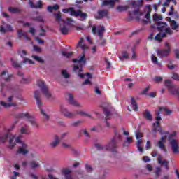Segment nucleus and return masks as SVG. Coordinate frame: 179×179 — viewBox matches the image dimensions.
<instances>
[{
	"mask_svg": "<svg viewBox=\"0 0 179 179\" xmlns=\"http://www.w3.org/2000/svg\"><path fill=\"white\" fill-rule=\"evenodd\" d=\"M59 111L64 117L66 118H75L76 115H80V117H88L89 118H92V115L86 113L85 111L83 110H77L74 113L70 112L66 107L64 106H60Z\"/></svg>",
	"mask_w": 179,
	"mask_h": 179,
	"instance_id": "nucleus-1",
	"label": "nucleus"
},
{
	"mask_svg": "<svg viewBox=\"0 0 179 179\" xmlns=\"http://www.w3.org/2000/svg\"><path fill=\"white\" fill-rule=\"evenodd\" d=\"M157 30H159V31H164V33H159L155 36V40H156V41H159V43H160V41H162V38H163V37H166V34H173V31L169 27V25H167L166 22H157Z\"/></svg>",
	"mask_w": 179,
	"mask_h": 179,
	"instance_id": "nucleus-2",
	"label": "nucleus"
},
{
	"mask_svg": "<svg viewBox=\"0 0 179 179\" xmlns=\"http://www.w3.org/2000/svg\"><path fill=\"white\" fill-rule=\"evenodd\" d=\"M73 62L75 64L73 71L76 72V73H78V76L80 78H83L85 74L79 73L82 72V67L86 64V58L85 57V54H83L82 56H80L77 59H74Z\"/></svg>",
	"mask_w": 179,
	"mask_h": 179,
	"instance_id": "nucleus-3",
	"label": "nucleus"
},
{
	"mask_svg": "<svg viewBox=\"0 0 179 179\" xmlns=\"http://www.w3.org/2000/svg\"><path fill=\"white\" fill-rule=\"evenodd\" d=\"M162 111H164L165 115H171L173 114V110L167 108H160L159 111L157 112V117L155 118L156 122L155 123H153V127H152V132H157V128H159V125H160V122L162 121V117L159 116V114L162 113Z\"/></svg>",
	"mask_w": 179,
	"mask_h": 179,
	"instance_id": "nucleus-4",
	"label": "nucleus"
},
{
	"mask_svg": "<svg viewBox=\"0 0 179 179\" xmlns=\"http://www.w3.org/2000/svg\"><path fill=\"white\" fill-rule=\"evenodd\" d=\"M16 143H19L18 150L17 151V155H28L29 154V145L24 141H22V136H19L15 138Z\"/></svg>",
	"mask_w": 179,
	"mask_h": 179,
	"instance_id": "nucleus-5",
	"label": "nucleus"
},
{
	"mask_svg": "<svg viewBox=\"0 0 179 179\" xmlns=\"http://www.w3.org/2000/svg\"><path fill=\"white\" fill-rule=\"evenodd\" d=\"M37 85L41 89L45 99H47V100H54V99H55V97L51 94V92H50L43 80H38Z\"/></svg>",
	"mask_w": 179,
	"mask_h": 179,
	"instance_id": "nucleus-6",
	"label": "nucleus"
},
{
	"mask_svg": "<svg viewBox=\"0 0 179 179\" xmlns=\"http://www.w3.org/2000/svg\"><path fill=\"white\" fill-rule=\"evenodd\" d=\"M158 128L157 129V131H158V132H159L162 137L160 141H158L157 146H158L161 150L167 152V149H166V145L164 144L166 143V138H167V135H169V132L163 131L160 127Z\"/></svg>",
	"mask_w": 179,
	"mask_h": 179,
	"instance_id": "nucleus-7",
	"label": "nucleus"
},
{
	"mask_svg": "<svg viewBox=\"0 0 179 179\" xmlns=\"http://www.w3.org/2000/svg\"><path fill=\"white\" fill-rule=\"evenodd\" d=\"M95 146L99 150H108V152H116L117 150V143H115L114 140H111L106 145L96 144Z\"/></svg>",
	"mask_w": 179,
	"mask_h": 179,
	"instance_id": "nucleus-8",
	"label": "nucleus"
},
{
	"mask_svg": "<svg viewBox=\"0 0 179 179\" xmlns=\"http://www.w3.org/2000/svg\"><path fill=\"white\" fill-rule=\"evenodd\" d=\"M62 12H63V13H70L71 16H80V17H81L80 20H83V19L87 17V13H82L80 10L76 11L72 8L62 9Z\"/></svg>",
	"mask_w": 179,
	"mask_h": 179,
	"instance_id": "nucleus-9",
	"label": "nucleus"
},
{
	"mask_svg": "<svg viewBox=\"0 0 179 179\" xmlns=\"http://www.w3.org/2000/svg\"><path fill=\"white\" fill-rule=\"evenodd\" d=\"M18 118H23L29 122H30L31 125L34 127V128H38V123L36 121V119L27 113H23L18 115Z\"/></svg>",
	"mask_w": 179,
	"mask_h": 179,
	"instance_id": "nucleus-10",
	"label": "nucleus"
},
{
	"mask_svg": "<svg viewBox=\"0 0 179 179\" xmlns=\"http://www.w3.org/2000/svg\"><path fill=\"white\" fill-rule=\"evenodd\" d=\"M34 99L36 100V103L38 108L41 109V114L45 117L44 119L46 121H48V120H50V115H48V114H47L45 111L42 109L43 102H41V99H40V92L38 91L34 92Z\"/></svg>",
	"mask_w": 179,
	"mask_h": 179,
	"instance_id": "nucleus-11",
	"label": "nucleus"
},
{
	"mask_svg": "<svg viewBox=\"0 0 179 179\" xmlns=\"http://www.w3.org/2000/svg\"><path fill=\"white\" fill-rule=\"evenodd\" d=\"M65 99L71 106H74V107H78L79 108H82V105L73 99V95H72V94L66 93Z\"/></svg>",
	"mask_w": 179,
	"mask_h": 179,
	"instance_id": "nucleus-12",
	"label": "nucleus"
},
{
	"mask_svg": "<svg viewBox=\"0 0 179 179\" xmlns=\"http://www.w3.org/2000/svg\"><path fill=\"white\" fill-rule=\"evenodd\" d=\"M165 50H157V54L158 57L163 58L164 57H167L170 54V45L168 43H165Z\"/></svg>",
	"mask_w": 179,
	"mask_h": 179,
	"instance_id": "nucleus-13",
	"label": "nucleus"
},
{
	"mask_svg": "<svg viewBox=\"0 0 179 179\" xmlns=\"http://www.w3.org/2000/svg\"><path fill=\"white\" fill-rule=\"evenodd\" d=\"M169 145L171 146L172 152L178 153V141L176 139L169 138Z\"/></svg>",
	"mask_w": 179,
	"mask_h": 179,
	"instance_id": "nucleus-14",
	"label": "nucleus"
},
{
	"mask_svg": "<svg viewBox=\"0 0 179 179\" xmlns=\"http://www.w3.org/2000/svg\"><path fill=\"white\" fill-rule=\"evenodd\" d=\"M28 3L32 9H41V8H43V3L41 1H38L34 3L31 0H29Z\"/></svg>",
	"mask_w": 179,
	"mask_h": 179,
	"instance_id": "nucleus-15",
	"label": "nucleus"
},
{
	"mask_svg": "<svg viewBox=\"0 0 179 179\" xmlns=\"http://www.w3.org/2000/svg\"><path fill=\"white\" fill-rule=\"evenodd\" d=\"M12 100H13V96H9L8 98V103L1 101L0 104L3 107H4V108H9V107H12L13 106H15V104L12 103Z\"/></svg>",
	"mask_w": 179,
	"mask_h": 179,
	"instance_id": "nucleus-16",
	"label": "nucleus"
},
{
	"mask_svg": "<svg viewBox=\"0 0 179 179\" xmlns=\"http://www.w3.org/2000/svg\"><path fill=\"white\" fill-rule=\"evenodd\" d=\"M98 16H96V19H103V17H107L108 16V10H101L98 11Z\"/></svg>",
	"mask_w": 179,
	"mask_h": 179,
	"instance_id": "nucleus-17",
	"label": "nucleus"
},
{
	"mask_svg": "<svg viewBox=\"0 0 179 179\" xmlns=\"http://www.w3.org/2000/svg\"><path fill=\"white\" fill-rule=\"evenodd\" d=\"M115 141V143H118V142H122V136L120 134L117 130H115V136L113 137V140Z\"/></svg>",
	"mask_w": 179,
	"mask_h": 179,
	"instance_id": "nucleus-18",
	"label": "nucleus"
},
{
	"mask_svg": "<svg viewBox=\"0 0 179 179\" xmlns=\"http://www.w3.org/2000/svg\"><path fill=\"white\" fill-rule=\"evenodd\" d=\"M1 79H4L6 82H9V80H10L12 78V75H9L8 71H3L1 73Z\"/></svg>",
	"mask_w": 179,
	"mask_h": 179,
	"instance_id": "nucleus-19",
	"label": "nucleus"
},
{
	"mask_svg": "<svg viewBox=\"0 0 179 179\" xmlns=\"http://www.w3.org/2000/svg\"><path fill=\"white\" fill-rule=\"evenodd\" d=\"M143 3V0L133 1L130 3L132 8H141Z\"/></svg>",
	"mask_w": 179,
	"mask_h": 179,
	"instance_id": "nucleus-20",
	"label": "nucleus"
},
{
	"mask_svg": "<svg viewBox=\"0 0 179 179\" xmlns=\"http://www.w3.org/2000/svg\"><path fill=\"white\" fill-rule=\"evenodd\" d=\"M147 8L148 9V11L145 15V17L146 18V20H143L144 24H148V23L150 22V12H151L150 6H147Z\"/></svg>",
	"mask_w": 179,
	"mask_h": 179,
	"instance_id": "nucleus-21",
	"label": "nucleus"
},
{
	"mask_svg": "<svg viewBox=\"0 0 179 179\" xmlns=\"http://www.w3.org/2000/svg\"><path fill=\"white\" fill-rule=\"evenodd\" d=\"M59 143V138H58V136L57 135L54 136L53 141L50 143L51 148H57Z\"/></svg>",
	"mask_w": 179,
	"mask_h": 179,
	"instance_id": "nucleus-22",
	"label": "nucleus"
},
{
	"mask_svg": "<svg viewBox=\"0 0 179 179\" xmlns=\"http://www.w3.org/2000/svg\"><path fill=\"white\" fill-rule=\"evenodd\" d=\"M82 43H83V39L82 38H80V41L77 45V47H80L81 50H83V51H87V50H89V46H87V45H82Z\"/></svg>",
	"mask_w": 179,
	"mask_h": 179,
	"instance_id": "nucleus-23",
	"label": "nucleus"
},
{
	"mask_svg": "<svg viewBox=\"0 0 179 179\" xmlns=\"http://www.w3.org/2000/svg\"><path fill=\"white\" fill-rule=\"evenodd\" d=\"M115 4L114 0H105L102 2V6H110V8H113Z\"/></svg>",
	"mask_w": 179,
	"mask_h": 179,
	"instance_id": "nucleus-24",
	"label": "nucleus"
},
{
	"mask_svg": "<svg viewBox=\"0 0 179 179\" xmlns=\"http://www.w3.org/2000/svg\"><path fill=\"white\" fill-rule=\"evenodd\" d=\"M8 136H10L9 146H10V149H13V148H15V146L16 145V143L13 142V139H15L16 138V136H12L10 134H8L6 138H8Z\"/></svg>",
	"mask_w": 179,
	"mask_h": 179,
	"instance_id": "nucleus-25",
	"label": "nucleus"
},
{
	"mask_svg": "<svg viewBox=\"0 0 179 179\" xmlns=\"http://www.w3.org/2000/svg\"><path fill=\"white\" fill-rule=\"evenodd\" d=\"M158 163L159 164H161L162 166H164V167H165V169H166V170H169V161H167V160H164V161H163V160H162V157H159V158H158Z\"/></svg>",
	"mask_w": 179,
	"mask_h": 179,
	"instance_id": "nucleus-26",
	"label": "nucleus"
},
{
	"mask_svg": "<svg viewBox=\"0 0 179 179\" xmlns=\"http://www.w3.org/2000/svg\"><path fill=\"white\" fill-rule=\"evenodd\" d=\"M153 20L157 24V23H162V22H159V20H163V17L162 15L155 13L153 15Z\"/></svg>",
	"mask_w": 179,
	"mask_h": 179,
	"instance_id": "nucleus-27",
	"label": "nucleus"
},
{
	"mask_svg": "<svg viewBox=\"0 0 179 179\" xmlns=\"http://www.w3.org/2000/svg\"><path fill=\"white\" fill-rule=\"evenodd\" d=\"M60 31L62 34H68L69 31V28L67 27L65 24H60Z\"/></svg>",
	"mask_w": 179,
	"mask_h": 179,
	"instance_id": "nucleus-28",
	"label": "nucleus"
},
{
	"mask_svg": "<svg viewBox=\"0 0 179 179\" xmlns=\"http://www.w3.org/2000/svg\"><path fill=\"white\" fill-rule=\"evenodd\" d=\"M30 167L31 169H37V167H40V163H38L36 160H32L29 162Z\"/></svg>",
	"mask_w": 179,
	"mask_h": 179,
	"instance_id": "nucleus-29",
	"label": "nucleus"
},
{
	"mask_svg": "<svg viewBox=\"0 0 179 179\" xmlns=\"http://www.w3.org/2000/svg\"><path fill=\"white\" fill-rule=\"evenodd\" d=\"M143 143V141L142 139H137V148L139 150V152H143V148H142V144Z\"/></svg>",
	"mask_w": 179,
	"mask_h": 179,
	"instance_id": "nucleus-30",
	"label": "nucleus"
},
{
	"mask_svg": "<svg viewBox=\"0 0 179 179\" xmlns=\"http://www.w3.org/2000/svg\"><path fill=\"white\" fill-rule=\"evenodd\" d=\"M144 117L145 118V120H148V121H152L153 118L152 114H150V112L149 110H145L144 112Z\"/></svg>",
	"mask_w": 179,
	"mask_h": 179,
	"instance_id": "nucleus-31",
	"label": "nucleus"
},
{
	"mask_svg": "<svg viewBox=\"0 0 179 179\" xmlns=\"http://www.w3.org/2000/svg\"><path fill=\"white\" fill-rule=\"evenodd\" d=\"M8 10L10 12V13H20L21 12L19 8L15 7H9Z\"/></svg>",
	"mask_w": 179,
	"mask_h": 179,
	"instance_id": "nucleus-32",
	"label": "nucleus"
},
{
	"mask_svg": "<svg viewBox=\"0 0 179 179\" xmlns=\"http://www.w3.org/2000/svg\"><path fill=\"white\" fill-rule=\"evenodd\" d=\"M131 106L134 111H138V103H136V101H135V99L131 97Z\"/></svg>",
	"mask_w": 179,
	"mask_h": 179,
	"instance_id": "nucleus-33",
	"label": "nucleus"
},
{
	"mask_svg": "<svg viewBox=\"0 0 179 179\" xmlns=\"http://www.w3.org/2000/svg\"><path fill=\"white\" fill-rule=\"evenodd\" d=\"M169 92L171 93V94H174L175 96H177L178 94V90L176 88V86H173L171 90H169Z\"/></svg>",
	"mask_w": 179,
	"mask_h": 179,
	"instance_id": "nucleus-34",
	"label": "nucleus"
},
{
	"mask_svg": "<svg viewBox=\"0 0 179 179\" xmlns=\"http://www.w3.org/2000/svg\"><path fill=\"white\" fill-rule=\"evenodd\" d=\"M165 86H166L168 90H171V88L174 86V85L171 83V80H165Z\"/></svg>",
	"mask_w": 179,
	"mask_h": 179,
	"instance_id": "nucleus-35",
	"label": "nucleus"
},
{
	"mask_svg": "<svg viewBox=\"0 0 179 179\" xmlns=\"http://www.w3.org/2000/svg\"><path fill=\"white\" fill-rule=\"evenodd\" d=\"M103 33H104V27L103 26H100L98 29V36L100 38L103 37Z\"/></svg>",
	"mask_w": 179,
	"mask_h": 179,
	"instance_id": "nucleus-36",
	"label": "nucleus"
},
{
	"mask_svg": "<svg viewBox=\"0 0 179 179\" xmlns=\"http://www.w3.org/2000/svg\"><path fill=\"white\" fill-rule=\"evenodd\" d=\"M127 9H128V6H119L117 8L118 12H124V10H127Z\"/></svg>",
	"mask_w": 179,
	"mask_h": 179,
	"instance_id": "nucleus-37",
	"label": "nucleus"
},
{
	"mask_svg": "<svg viewBox=\"0 0 179 179\" xmlns=\"http://www.w3.org/2000/svg\"><path fill=\"white\" fill-rule=\"evenodd\" d=\"M62 54L64 57H66V58H70V57H72V52H68L65 50H62Z\"/></svg>",
	"mask_w": 179,
	"mask_h": 179,
	"instance_id": "nucleus-38",
	"label": "nucleus"
},
{
	"mask_svg": "<svg viewBox=\"0 0 179 179\" xmlns=\"http://www.w3.org/2000/svg\"><path fill=\"white\" fill-rule=\"evenodd\" d=\"M171 27L173 30H177V29H178V24H177V22L175 20L171 21Z\"/></svg>",
	"mask_w": 179,
	"mask_h": 179,
	"instance_id": "nucleus-39",
	"label": "nucleus"
},
{
	"mask_svg": "<svg viewBox=\"0 0 179 179\" xmlns=\"http://www.w3.org/2000/svg\"><path fill=\"white\" fill-rule=\"evenodd\" d=\"M104 113L106 115V120H110V117H111V112L110 110H107L106 108H104Z\"/></svg>",
	"mask_w": 179,
	"mask_h": 179,
	"instance_id": "nucleus-40",
	"label": "nucleus"
},
{
	"mask_svg": "<svg viewBox=\"0 0 179 179\" xmlns=\"http://www.w3.org/2000/svg\"><path fill=\"white\" fill-rule=\"evenodd\" d=\"M54 16L55 17L56 20L59 22V23H61V22H62V19L61 17V13H55Z\"/></svg>",
	"mask_w": 179,
	"mask_h": 179,
	"instance_id": "nucleus-41",
	"label": "nucleus"
},
{
	"mask_svg": "<svg viewBox=\"0 0 179 179\" xmlns=\"http://www.w3.org/2000/svg\"><path fill=\"white\" fill-rule=\"evenodd\" d=\"M62 147L64 148V149H71V148H72V145H71V144L68 143H65V142H63L62 143Z\"/></svg>",
	"mask_w": 179,
	"mask_h": 179,
	"instance_id": "nucleus-42",
	"label": "nucleus"
},
{
	"mask_svg": "<svg viewBox=\"0 0 179 179\" xmlns=\"http://www.w3.org/2000/svg\"><path fill=\"white\" fill-rule=\"evenodd\" d=\"M32 58L34 59H35V61H37L38 62H40L41 64H43V62H44V60H43V59H41V57H40L38 56L32 55Z\"/></svg>",
	"mask_w": 179,
	"mask_h": 179,
	"instance_id": "nucleus-43",
	"label": "nucleus"
},
{
	"mask_svg": "<svg viewBox=\"0 0 179 179\" xmlns=\"http://www.w3.org/2000/svg\"><path fill=\"white\" fill-rule=\"evenodd\" d=\"M132 141H133L132 137H129V136L126 137V141L124 143L123 145L126 146L127 143H129V144L132 143Z\"/></svg>",
	"mask_w": 179,
	"mask_h": 179,
	"instance_id": "nucleus-44",
	"label": "nucleus"
},
{
	"mask_svg": "<svg viewBox=\"0 0 179 179\" xmlns=\"http://www.w3.org/2000/svg\"><path fill=\"white\" fill-rule=\"evenodd\" d=\"M23 64H29L30 65L34 64V62L33 60L28 59V58H24Z\"/></svg>",
	"mask_w": 179,
	"mask_h": 179,
	"instance_id": "nucleus-45",
	"label": "nucleus"
},
{
	"mask_svg": "<svg viewBox=\"0 0 179 179\" xmlns=\"http://www.w3.org/2000/svg\"><path fill=\"white\" fill-rule=\"evenodd\" d=\"M25 35H26V33L23 32V31L22 29L18 30L17 36H18L19 38H22V37H24Z\"/></svg>",
	"mask_w": 179,
	"mask_h": 179,
	"instance_id": "nucleus-46",
	"label": "nucleus"
},
{
	"mask_svg": "<svg viewBox=\"0 0 179 179\" xmlns=\"http://www.w3.org/2000/svg\"><path fill=\"white\" fill-rule=\"evenodd\" d=\"M27 126H24V127H22L20 129V134H27Z\"/></svg>",
	"mask_w": 179,
	"mask_h": 179,
	"instance_id": "nucleus-47",
	"label": "nucleus"
},
{
	"mask_svg": "<svg viewBox=\"0 0 179 179\" xmlns=\"http://www.w3.org/2000/svg\"><path fill=\"white\" fill-rule=\"evenodd\" d=\"M12 65L14 66V68H20V64L17 63V61L13 60V59H11Z\"/></svg>",
	"mask_w": 179,
	"mask_h": 179,
	"instance_id": "nucleus-48",
	"label": "nucleus"
},
{
	"mask_svg": "<svg viewBox=\"0 0 179 179\" xmlns=\"http://www.w3.org/2000/svg\"><path fill=\"white\" fill-rule=\"evenodd\" d=\"M62 75H63L64 78H69V73L66 70H62Z\"/></svg>",
	"mask_w": 179,
	"mask_h": 179,
	"instance_id": "nucleus-49",
	"label": "nucleus"
},
{
	"mask_svg": "<svg viewBox=\"0 0 179 179\" xmlns=\"http://www.w3.org/2000/svg\"><path fill=\"white\" fill-rule=\"evenodd\" d=\"M39 36H45V30L44 29V28H43V27H40Z\"/></svg>",
	"mask_w": 179,
	"mask_h": 179,
	"instance_id": "nucleus-50",
	"label": "nucleus"
},
{
	"mask_svg": "<svg viewBox=\"0 0 179 179\" xmlns=\"http://www.w3.org/2000/svg\"><path fill=\"white\" fill-rule=\"evenodd\" d=\"M13 176L10 177V179H16V177H19L20 173L19 172L13 171Z\"/></svg>",
	"mask_w": 179,
	"mask_h": 179,
	"instance_id": "nucleus-51",
	"label": "nucleus"
},
{
	"mask_svg": "<svg viewBox=\"0 0 179 179\" xmlns=\"http://www.w3.org/2000/svg\"><path fill=\"white\" fill-rule=\"evenodd\" d=\"M85 169L88 173L93 171V168H92V166H90L89 164L85 165Z\"/></svg>",
	"mask_w": 179,
	"mask_h": 179,
	"instance_id": "nucleus-52",
	"label": "nucleus"
},
{
	"mask_svg": "<svg viewBox=\"0 0 179 179\" xmlns=\"http://www.w3.org/2000/svg\"><path fill=\"white\" fill-rule=\"evenodd\" d=\"M151 59H152V62H153V64H159L158 61H157V57H155V55H152L151 56Z\"/></svg>",
	"mask_w": 179,
	"mask_h": 179,
	"instance_id": "nucleus-53",
	"label": "nucleus"
},
{
	"mask_svg": "<svg viewBox=\"0 0 179 179\" xmlns=\"http://www.w3.org/2000/svg\"><path fill=\"white\" fill-rule=\"evenodd\" d=\"M27 52H26V50H20L19 51V55H20V57H26Z\"/></svg>",
	"mask_w": 179,
	"mask_h": 179,
	"instance_id": "nucleus-54",
	"label": "nucleus"
},
{
	"mask_svg": "<svg viewBox=\"0 0 179 179\" xmlns=\"http://www.w3.org/2000/svg\"><path fill=\"white\" fill-rule=\"evenodd\" d=\"M122 58H124V59H127L129 57V55H128V52H122Z\"/></svg>",
	"mask_w": 179,
	"mask_h": 179,
	"instance_id": "nucleus-55",
	"label": "nucleus"
},
{
	"mask_svg": "<svg viewBox=\"0 0 179 179\" xmlns=\"http://www.w3.org/2000/svg\"><path fill=\"white\" fill-rule=\"evenodd\" d=\"M1 87H2L1 92H2L3 94L4 92H6V90H9V88L7 86L3 85V84H1Z\"/></svg>",
	"mask_w": 179,
	"mask_h": 179,
	"instance_id": "nucleus-56",
	"label": "nucleus"
},
{
	"mask_svg": "<svg viewBox=\"0 0 179 179\" xmlns=\"http://www.w3.org/2000/svg\"><path fill=\"white\" fill-rule=\"evenodd\" d=\"M162 80H163V78H162V77H155L154 78V82H156V83H159L162 82Z\"/></svg>",
	"mask_w": 179,
	"mask_h": 179,
	"instance_id": "nucleus-57",
	"label": "nucleus"
},
{
	"mask_svg": "<svg viewBox=\"0 0 179 179\" xmlns=\"http://www.w3.org/2000/svg\"><path fill=\"white\" fill-rule=\"evenodd\" d=\"M161 172H162V169H160V167H157L155 171L156 176H159Z\"/></svg>",
	"mask_w": 179,
	"mask_h": 179,
	"instance_id": "nucleus-58",
	"label": "nucleus"
},
{
	"mask_svg": "<svg viewBox=\"0 0 179 179\" xmlns=\"http://www.w3.org/2000/svg\"><path fill=\"white\" fill-rule=\"evenodd\" d=\"M6 31H13V27L11 25H7L6 28Z\"/></svg>",
	"mask_w": 179,
	"mask_h": 179,
	"instance_id": "nucleus-59",
	"label": "nucleus"
},
{
	"mask_svg": "<svg viewBox=\"0 0 179 179\" xmlns=\"http://www.w3.org/2000/svg\"><path fill=\"white\" fill-rule=\"evenodd\" d=\"M92 31L93 34H96L97 33V27L96 25L92 26Z\"/></svg>",
	"mask_w": 179,
	"mask_h": 179,
	"instance_id": "nucleus-60",
	"label": "nucleus"
},
{
	"mask_svg": "<svg viewBox=\"0 0 179 179\" xmlns=\"http://www.w3.org/2000/svg\"><path fill=\"white\" fill-rule=\"evenodd\" d=\"M143 135L142 133L138 131L137 133H136V139H141V138H142Z\"/></svg>",
	"mask_w": 179,
	"mask_h": 179,
	"instance_id": "nucleus-61",
	"label": "nucleus"
},
{
	"mask_svg": "<svg viewBox=\"0 0 179 179\" xmlns=\"http://www.w3.org/2000/svg\"><path fill=\"white\" fill-rule=\"evenodd\" d=\"M75 29L78 31H80V30H83L85 29V26L83 25H80V26H76L75 27Z\"/></svg>",
	"mask_w": 179,
	"mask_h": 179,
	"instance_id": "nucleus-62",
	"label": "nucleus"
},
{
	"mask_svg": "<svg viewBox=\"0 0 179 179\" xmlns=\"http://www.w3.org/2000/svg\"><path fill=\"white\" fill-rule=\"evenodd\" d=\"M146 169L149 171H152L153 170V166H152V165H150V164H148L146 165Z\"/></svg>",
	"mask_w": 179,
	"mask_h": 179,
	"instance_id": "nucleus-63",
	"label": "nucleus"
},
{
	"mask_svg": "<svg viewBox=\"0 0 179 179\" xmlns=\"http://www.w3.org/2000/svg\"><path fill=\"white\" fill-rule=\"evenodd\" d=\"M172 78L175 80H179V76L177 73H173Z\"/></svg>",
	"mask_w": 179,
	"mask_h": 179,
	"instance_id": "nucleus-64",
	"label": "nucleus"
}]
</instances>
